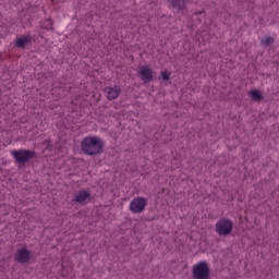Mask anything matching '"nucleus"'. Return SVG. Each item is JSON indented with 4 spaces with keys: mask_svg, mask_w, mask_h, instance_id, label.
Wrapping results in <instances>:
<instances>
[{
    "mask_svg": "<svg viewBox=\"0 0 279 279\" xmlns=\"http://www.w3.org/2000/svg\"><path fill=\"white\" fill-rule=\"evenodd\" d=\"M161 78L163 80V82H167L171 80V76L167 72H161Z\"/></svg>",
    "mask_w": 279,
    "mask_h": 279,
    "instance_id": "14",
    "label": "nucleus"
},
{
    "mask_svg": "<svg viewBox=\"0 0 279 279\" xmlns=\"http://www.w3.org/2000/svg\"><path fill=\"white\" fill-rule=\"evenodd\" d=\"M137 77L144 84H149L154 82V70L149 65H140L137 70Z\"/></svg>",
    "mask_w": 279,
    "mask_h": 279,
    "instance_id": "5",
    "label": "nucleus"
},
{
    "mask_svg": "<svg viewBox=\"0 0 279 279\" xmlns=\"http://www.w3.org/2000/svg\"><path fill=\"white\" fill-rule=\"evenodd\" d=\"M32 43V36L26 35V36H21L16 39L15 47L19 49H25L27 45Z\"/></svg>",
    "mask_w": 279,
    "mask_h": 279,
    "instance_id": "11",
    "label": "nucleus"
},
{
    "mask_svg": "<svg viewBox=\"0 0 279 279\" xmlns=\"http://www.w3.org/2000/svg\"><path fill=\"white\" fill-rule=\"evenodd\" d=\"M250 97L252 101H263V99H265V97H263V94H260V92L256 89L250 92Z\"/></svg>",
    "mask_w": 279,
    "mask_h": 279,
    "instance_id": "12",
    "label": "nucleus"
},
{
    "mask_svg": "<svg viewBox=\"0 0 279 279\" xmlns=\"http://www.w3.org/2000/svg\"><path fill=\"white\" fill-rule=\"evenodd\" d=\"M145 206H147V198L145 197H136L130 203V210L134 215H138L145 210Z\"/></svg>",
    "mask_w": 279,
    "mask_h": 279,
    "instance_id": "6",
    "label": "nucleus"
},
{
    "mask_svg": "<svg viewBox=\"0 0 279 279\" xmlns=\"http://www.w3.org/2000/svg\"><path fill=\"white\" fill-rule=\"evenodd\" d=\"M90 199H92V196L89 192L86 190H81L74 194L72 202H75L76 204H81L82 206H86V204H88Z\"/></svg>",
    "mask_w": 279,
    "mask_h": 279,
    "instance_id": "8",
    "label": "nucleus"
},
{
    "mask_svg": "<svg viewBox=\"0 0 279 279\" xmlns=\"http://www.w3.org/2000/svg\"><path fill=\"white\" fill-rule=\"evenodd\" d=\"M170 8L177 12H184L186 10V0H168Z\"/></svg>",
    "mask_w": 279,
    "mask_h": 279,
    "instance_id": "10",
    "label": "nucleus"
},
{
    "mask_svg": "<svg viewBox=\"0 0 279 279\" xmlns=\"http://www.w3.org/2000/svg\"><path fill=\"white\" fill-rule=\"evenodd\" d=\"M32 260V252L29 250L22 247L19 248L14 256V262L20 263L21 265H26Z\"/></svg>",
    "mask_w": 279,
    "mask_h": 279,
    "instance_id": "7",
    "label": "nucleus"
},
{
    "mask_svg": "<svg viewBox=\"0 0 279 279\" xmlns=\"http://www.w3.org/2000/svg\"><path fill=\"white\" fill-rule=\"evenodd\" d=\"M11 156L15 160V165H27L33 158H36V153L27 149L12 150Z\"/></svg>",
    "mask_w": 279,
    "mask_h": 279,
    "instance_id": "3",
    "label": "nucleus"
},
{
    "mask_svg": "<svg viewBox=\"0 0 279 279\" xmlns=\"http://www.w3.org/2000/svg\"><path fill=\"white\" fill-rule=\"evenodd\" d=\"M105 93L107 95V99L109 101H112L114 99H117L119 97V95H121V87L119 85H114V86H108L105 88Z\"/></svg>",
    "mask_w": 279,
    "mask_h": 279,
    "instance_id": "9",
    "label": "nucleus"
},
{
    "mask_svg": "<svg viewBox=\"0 0 279 279\" xmlns=\"http://www.w3.org/2000/svg\"><path fill=\"white\" fill-rule=\"evenodd\" d=\"M262 45H264V47H269L270 45H274V37H264L260 40Z\"/></svg>",
    "mask_w": 279,
    "mask_h": 279,
    "instance_id": "13",
    "label": "nucleus"
},
{
    "mask_svg": "<svg viewBox=\"0 0 279 279\" xmlns=\"http://www.w3.org/2000/svg\"><path fill=\"white\" fill-rule=\"evenodd\" d=\"M106 144L99 136H86L81 141V149L86 156H97L104 151Z\"/></svg>",
    "mask_w": 279,
    "mask_h": 279,
    "instance_id": "1",
    "label": "nucleus"
},
{
    "mask_svg": "<svg viewBox=\"0 0 279 279\" xmlns=\"http://www.w3.org/2000/svg\"><path fill=\"white\" fill-rule=\"evenodd\" d=\"M192 278L193 279H209L210 278V268L208 263L198 262L192 267Z\"/></svg>",
    "mask_w": 279,
    "mask_h": 279,
    "instance_id": "4",
    "label": "nucleus"
},
{
    "mask_svg": "<svg viewBox=\"0 0 279 279\" xmlns=\"http://www.w3.org/2000/svg\"><path fill=\"white\" fill-rule=\"evenodd\" d=\"M234 222L226 217H222L216 222L215 232L218 234V236H229V234H232Z\"/></svg>",
    "mask_w": 279,
    "mask_h": 279,
    "instance_id": "2",
    "label": "nucleus"
}]
</instances>
